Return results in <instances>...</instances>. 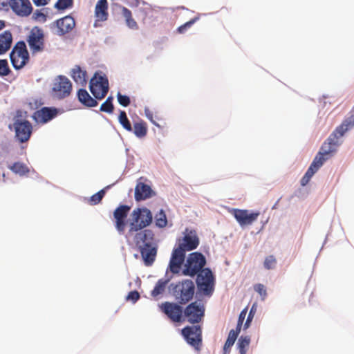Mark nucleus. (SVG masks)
I'll return each mask as SVG.
<instances>
[{
  "label": "nucleus",
  "instance_id": "1",
  "mask_svg": "<svg viewBox=\"0 0 354 354\" xmlns=\"http://www.w3.org/2000/svg\"><path fill=\"white\" fill-rule=\"evenodd\" d=\"M353 127L354 114L345 119L343 122L330 134L326 141L324 142L320 151L315 157L305 175L311 178L322 166L324 161L328 158V156L336 151V148L339 145V139L342 138L346 131Z\"/></svg>",
  "mask_w": 354,
  "mask_h": 354
},
{
  "label": "nucleus",
  "instance_id": "2",
  "mask_svg": "<svg viewBox=\"0 0 354 354\" xmlns=\"http://www.w3.org/2000/svg\"><path fill=\"white\" fill-rule=\"evenodd\" d=\"M200 243L195 230L185 229L184 236L177 240L169 261V269L174 274H178L185 262L186 252L196 249Z\"/></svg>",
  "mask_w": 354,
  "mask_h": 354
},
{
  "label": "nucleus",
  "instance_id": "3",
  "mask_svg": "<svg viewBox=\"0 0 354 354\" xmlns=\"http://www.w3.org/2000/svg\"><path fill=\"white\" fill-rule=\"evenodd\" d=\"M32 55L43 53L46 48L44 31L38 26H34L26 37Z\"/></svg>",
  "mask_w": 354,
  "mask_h": 354
},
{
  "label": "nucleus",
  "instance_id": "4",
  "mask_svg": "<svg viewBox=\"0 0 354 354\" xmlns=\"http://www.w3.org/2000/svg\"><path fill=\"white\" fill-rule=\"evenodd\" d=\"M153 216L151 211L146 207L137 208L132 212V222L130 223L129 234L149 226L152 222Z\"/></svg>",
  "mask_w": 354,
  "mask_h": 354
},
{
  "label": "nucleus",
  "instance_id": "5",
  "mask_svg": "<svg viewBox=\"0 0 354 354\" xmlns=\"http://www.w3.org/2000/svg\"><path fill=\"white\" fill-rule=\"evenodd\" d=\"M206 264L205 257L200 252H192L189 254L182 270L185 276L194 277L203 270Z\"/></svg>",
  "mask_w": 354,
  "mask_h": 354
},
{
  "label": "nucleus",
  "instance_id": "6",
  "mask_svg": "<svg viewBox=\"0 0 354 354\" xmlns=\"http://www.w3.org/2000/svg\"><path fill=\"white\" fill-rule=\"evenodd\" d=\"M10 58L16 70L22 68L29 62V53L24 41L17 42L10 54Z\"/></svg>",
  "mask_w": 354,
  "mask_h": 354
},
{
  "label": "nucleus",
  "instance_id": "7",
  "mask_svg": "<svg viewBox=\"0 0 354 354\" xmlns=\"http://www.w3.org/2000/svg\"><path fill=\"white\" fill-rule=\"evenodd\" d=\"M194 292V283L189 279L178 283L174 288V295L180 304H185L191 301Z\"/></svg>",
  "mask_w": 354,
  "mask_h": 354
},
{
  "label": "nucleus",
  "instance_id": "8",
  "mask_svg": "<svg viewBox=\"0 0 354 354\" xmlns=\"http://www.w3.org/2000/svg\"><path fill=\"white\" fill-rule=\"evenodd\" d=\"M72 89V83L69 79L64 75H59L53 82L51 95L54 98L62 100L71 95Z\"/></svg>",
  "mask_w": 354,
  "mask_h": 354
},
{
  "label": "nucleus",
  "instance_id": "9",
  "mask_svg": "<svg viewBox=\"0 0 354 354\" xmlns=\"http://www.w3.org/2000/svg\"><path fill=\"white\" fill-rule=\"evenodd\" d=\"M89 89L96 100H102L109 91L107 77L95 73L90 81Z\"/></svg>",
  "mask_w": 354,
  "mask_h": 354
},
{
  "label": "nucleus",
  "instance_id": "10",
  "mask_svg": "<svg viewBox=\"0 0 354 354\" xmlns=\"http://www.w3.org/2000/svg\"><path fill=\"white\" fill-rule=\"evenodd\" d=\"M198 291L204 295L209 296L214 291V277L209 268H205L200 272L196 280Z\"/></svg>",
  "mask_w": 354,
  "mask_h": 354
},
{
  "label": "nucleus",
  "instance_id": "11",
  "mask_svg": "<svg viewBox=\"0 0 354 354\" xmlns=\"http://www.w3.org/2000/svg\"><path fill=\"white\" fill-rule=\"evenodd\" d=\"M205 310V306L196 301L189 304L185 308L183 317L190 324H198L203 319Z\"/></svg>",
  "mask_w": 354,
  "mask_h": 354
},
{
  "label": "nucleus",
  "instance_id": "12",
  "mask_svg": "<svg viewBox=\"0 0 354 354\" xmlns=\"http://www.w3.org/2000/svg\"><path fill=\"white\" fill-rule=\"evenodd\" d=\"M20 111H17V118L15 119L14 127L15 130V136L20 142L28 141L31 136L32 127L31 123L26 120H21L18 118Z\"/></svg>",
  "mask_w": 354,
  "mask_h": 354
},
{
  "label": "nucleus",
  "instance_id": "13",
  "mask_svg": "<svg viewBox=\"0 0 354 354\" xmlns=\"http://www.w3.org/2000/svg\"><path fill=\"white\" fill-rule=\"evenodd\" d=\"M182 334L189 344L200 350L202 344V329L200 326H186L183 328Z\"/></svg>",
  "mask_w": 354,
  "mask_h": 354
},
{
  "label": "nucleus",
  "instance_id": "14",
  "mask_svg": "<svg viewBox=\"0 0 354 354\" xmlns=\"http://www.w3.org/2000/svg\"><path fill=\"white\" fill-rule=\"evenodd\" d=\"M230 214L235 218L241 227L251 225L256 221L260 215L259 212H250L247 209L233 208L230 210Z\"/></svg>",
  "mask_w": 354,
  "mask_h": 354
},
{
  "label": "nucleus",
  "instance_id": "15",
  "mask_svg": "<svg viewBox=\"0 0 354 354\" xmlns=\"http://www.w3.org/2000/svg\"><path fill=\"white\" fill-rule=\"evenodd\" d=\"M160 308L172 322H181L183 321L184 310L179 304L165 301L161 304Z\"/></svg>",
  "mask_w": 354,
  "mask_h": 354
},
{
  "label": "nucleus",
  "instance_id": "16",
  "mask_svg": "<svg viewBox=\"0 0 354 354\" xmlns=\"http://www.w3.org/2000/svg\"><path fill=\"white\" fill-rule=\"evenodd\" d=\"M11 10L18 16L28 17L32 12V6L30 0H9Z\"/></svg>",
  "mask_w": 354,
  "mask_h": 354
},
{
  "label": "nucleus",
  "instance_id": "17",
  "mask_svg": "<svg viewBox=\"0 0 354 354\" xmlns=\"http://www.w3.org/2000/svg\"><path fill=\"white\" fill-rule=\"evenodd\" d=\"M130 207L126 205H121L118 207L114 212L113 217L115 220V228L120 234H123L126 226V218L128 216Z\"/></svg>",
  "mask_w": 354,
  "mask_h": 354
},
{
  "label": "nucleus",
  "instance_id": "18",
  "mask_svg": "<svg viewBox=\"0 0 354 354\" xmlns=\"http://www.w3.org/2000/svg\"><path fill=\"white\" fill-rule=\"evenodd\" d=\"M54 24L57 29V34L60 36L70 32L75 26V21L70 15L57 19Z\"/></svg>",
  "mask_w": 354,
  "mask_h": 354
},
{
  "label": "nucleus",
  "instance_id": "19",
  "mask_svg": "<svg viewBox=\"0 0 354 354\" xmlns=\"http://www.w3.org/2000/svg\"><path fill=\"white\" fill-rule=\"evenodd\" d=\"M155 235L151 230H144L137 232L134 237V241L139 248L141 246H149L154 244Z\"/></svg>",
  "mask_w": 354,
  "mask_h": 354
},
{
  "label": "nucleus",
  "instance_id": "20",
  "mask_svg": "<svg viewBox=\"0 0 354 354\" xmlns=\"http://www.w3.org/2000/svg\"><path fill=\"white\" fill-rule=\"evenodd\" d=\"M95 16L96 17L94 24L95 27L97 26V21L107 20L109 16L107 0H98L95 8Z\"/></svg>",
  "mask_w": 354,
  "mask_h": 354
},
{
  "label": "nucleus",
  "instance_id": "21",
  "mask_svg": "<svg viewBox=\"0 0 354 354\" xmlns=\"http://www.w3.org/2000/svg\"><path fill=\"white\" fill-rule=\"evenodd\" d=\"M58 113L56 108L43 107L35 113V118L40 122L46 123L53 119Z\"/></svg>",
  "mask_w": 354,
  "mask_h": 354
},
{
  "label": "nucleus",
  "instance_id": "22",
  "mask_svg": "<svg viewBox=\"0 0 354 354\" xmlns=\"http://www.w3.org/2000/svg\"><path fill=\"white\" fill-rule=\"evenodd\" d=\"M140 248L141 256L144 260L145 264L147 266H151L155 261L157 250L153 245L149 246H141Z\"/></svg>",
  "mask_w": 354,
  "mask_h": 354
},
{
  "label": "nucleus",
  "instance_id": "23",
  "mask_svg": "<svg viewBox=\"0 0 354 354\" xmlns=\"http://www.w3.org/2000/svg\"><path fill=\"white\" fill-rule=\"evenodd\" d=\"M153 191L150 186L143 183H138L135 189V199L137 201H144L152 196Z\"/></svg>",
  "mask_w": 354,
  "mask_h": 354
},
{
  "label": "nucleus",
  "instance_id": "24",
  "mask_svg": "<svg viewBox=\"0 0 354 354\" xmlns=\"http://www.w3.org/2000/svg\"><path fill=\"white\" fill-rule=\"evenodd\" d=\"M77 95L80 102L86 107H95L98 104L97 100L93 98L86 89H79Z\"/></svg>",
  "mask_w": 354,
  "mask_h": 354
},
{
  "label": "nucleus",
  "instance_id": "25",
  "mask_svg": "<svg viewBox=\"0 0 354 354\" xmlns=\"http://www.w3.org/2000/svg\"><path fill=\"white\" fill-rule=\"evenodd\" d=\"M71 75L76 84L81 86L86 84V71L82 70L80 66H75L71 70Z\"/></svg>",
  "mask_w": 354,
  "mask_h": 354
},
{
  "label": "nucleus",
  "instance_id": "26",
  "mask_svg": "<svg viewBox=\"0 0 354 354\" xmlns=\"http://www.w3.org/2000/svg\"><path fill=\"white\" fill-rule=\"evenodd\" d=\"M12 36L10 31L6 30L0 34V55L6 53L11 47Z\"/></svg>",
  "mask_w": 354,
  "mask_h": 354
},
{
  "label": "nucleus",
  "instance_id": "27",
  "mask_svg": "<svg viewBox=\"0 0 354 354\" xmlns=\"http://www.w3.org/2000/svg\"><path fill=\"white\" fill-rule=\"evenodd\" d=\"M147 123L140 120L133 123V131L135 136L139 138H145L147 134Z\"/></svg>",
  "mask_w": 354,
  "mask_h": 354
},
{
  "label": "nucleus",
  "instance_id": "28",
  "mask_svg": "<svg viewBox=\"0 0 354 354\" xmlns=\"http://www.w3.org/2000/svg\"><path fill=\"white\" fill-rule=\"evenodd\" d=\"M240 331L237 330L232 329L229 334L227 339L225 343L224 347H223V353L227 354L231 347L234 345L235 340L236 339Z\"/></svg>",
  "mask_w": 354,
  "mask_h": 354
},
{
  "label": "nucleus",
  "instance_id": "29",
  "mask_svg": "<svg viewBox=\"0 0 354 354\" xmlns=\"http://www.w3.org/2000/svg\"><path fill=\"white\" fill-rule=\"evenodd\" d=\"M8 168L15 174L20 176H24L29 173L30 170L27 165L21 162H16L11 165L8 166Z\"/></svg>",
  "mask_w": 354,
  "mask_h": 354
},
{
  "label": "nucleus",
  "instance_id": "30",
  "mask_svg": "<svg viewBox=\"0 0 354 354\" xmlns=\"http://www.w3.org/2000/svg\"><path fill=\"white\" fill-rule=\"evenodd\" d=\"M122 13L123 17L125 19L126 24L129 28L131 29H138V26L136 21L133 19L132 14L130 10L128 8L123 7L122 10Z\"/></svg>",
  "mask_w": 354,
  "mask_h": 354
},
{
  "label": "nucleus",
  "instance_id": "31",
  "mask_svg": "<svg viewBox=\"0 0 354 354\" xmlns=\"http://www.w3.org/2000/svg\"><path fill=\"white\" fill-rule=\"evenodd\" d=\"M118 120L120 124L122 126V127L127 130V131H132L133 127L131 126V124L127 118V113L124 111H120Z\"/></svg>",
  "mask_w": 354,
  "mask_h": 354
},
{
  "label": "nucleus",
  "instance_id": "32",
  "mask_svg": "<svg viewBox=\"0 0 354 354\" xmlns=\"http://www.w3.org/2000/svg\"><path fill=\"white\" fill-rule=\"evenodd\" d=\"M167 281L164 279H159L156 283L153 290L151 291V296L153 297H158L159 295L162 294L165 290Z\"/></svg>",
  "mask_w": 354,
  "mask_h": 354
},
{
  "label": "nucleus",
  "instance_id": "33",
  "mask_svg": "<svg viewBox=\"0 0 354 354\" xmlns=\"http://www.w3.org/2000/svg\"><path fill=\"white\" fill-rule=\"evenodd\" d=\"M250 342V338L248 336H241L238 340L237 346L240 354H245L246 348Z\"/></svg>",
  "mask_w": 354,
  "mask_h": 354
},
{
  "label": "nucleus",
  "instance_id": "34",
  "mask_svg": "<svg viewBox=\"0 0 354 354\" xmlns=\"http://www.w3.org/2000/svg\"><path fill=\"white\" fill-rule=\"evenodd\" d=\"M155 222L156 225L160 228L165 227L167 225V216L162 209H161L158 214H156Z\"/></svg>",
  "mask_w": 354,
  "mask_h": 354
},
{
  "label": "nucleus",
  "instance_id": "35",
  "mask_svg": "<svg viewBox=\"0 0 354 354\" xmlns=\"http://www.w3.org/2000/svg\"><path fill=\"white\" fill-rule=\"evenodd\" d=\"M199 19L198 17H196L194 19L189 20V21L185 23L184 24L179 26L177 29V32L180 34L185 33L187 29L190 28L194 24H195Z\"/></svg>",
  "mask_w": 354,
  "mask_h": 354
},
{
  "label": "nucleus",
  "instance_id": "36",
  "mask_svg": "<svg viewBox=\"0 0 354 354\" xmlns=\"http://www.w3.org/2000/svg\"><path fill=\"white\" fill-rule=\"evenodd\" d=\"M105 194V191L102 189L97 193L93 194L89 199V203L92 205H97L100 203Z\"/></svg>",
  "mask_w": 354,
  "mask_h": 354
},
{
  "label": "nucleus",
  "instance_id": "37",
  "mask_svg": "<svg viewBox=\"0 0 354 354\" xmlns=\"http://www.w3.org/2000/svg\"><path fill=\"white\" fill-rule=\"evenodd\" d=\"M277 265V259L273 255H270L265 259L263 266L267 270L274 269Z\"/></svg>",
  "mask_w": 354,
  "mask_h": 354
},
{
  "label": "nucleus",
  "instance_id": "38",
  "mask_svg": "<svg viewBox=\"0 0 354 354\" xmlns=\"http://www.w3.org/2000/svg\"><path fill=\"white\" fill-rule=\"evenodd\" d=\"M11 71L6 59H0V76H7Z\"/></svg>",
  "mask_w": 354,
  "mask_h": 354
},
{
  "label": "nucleus",
  "instance_id": "39",
  "mask_svg": "<svg viewBox=\"0 0 354 354\" xmlns=\"http://www.w3.org/2000/svg\"><path fill=\"white\" fill-rule=\"evenodd\" d=\"M73 6V0H58L55 7L58 10H65Z\"/></svg>",
  "mask_w": 354,
  "mask_h": 354
},
{
  "label": "nucleus",
  "instance_id": "40",
  "mask_svg": "<svg viewBox=\"0 0 354 354\" xmlns=\"http://www.w3.org/2000/svg\"><path fill=\"white\" fill-rule=\"evenodd\" d=\"M117 99L119 104L124 107L128 106L131 103L129 97L125 95H122L120 92L117 94Z\"/></svg>",
  "mask_w": 354,
  "mask_h": 354
},
{
  "label": "nucleus",
  "instance_id": "41",
  "mask_svg": "<svg viewBox=\"0 0 354 354\" xmlns=\"http://www.w3.org/2000/svg\"><path fill=\"white\" fill-rule=\"evenodd\" d=\"M254 290L259 294V295L264 299L267 295L266 288L264 285L257 283L254 286Z\"/></svg>",
  "mask_w": 354,
  "mask_h": 354
},
{
  "label": "nucleus",
  "instance_id": "42",
  "mask_svg": "<svg viewBox=\"0 0 354 354\" xmlns=\"http://www.w3.org/2000/svg\"><path fill=\"white\" fill-rule=\"evenodd\" d=\"M247 311H248V309H247V308H245L239 314L236 330H237L239 331H241V326H242V324L243 323V321H244V319L245 318V316H246V314H247Z\"/></svg>",
  "mask_w": 354,
  "mask_h": 354
},
{
  "label": "nucleus",
  "instance_id": "43",
  "mask_svg": "<svg viewBox=\"0 0 354 354\" xmlns=\"http://www.w3.org/2000/svg\"><path fill=\"white\" fill-rule=\"evenodd\" d=\"M100 111L112 113L114 110V106L113 104H109L108 102H104L102 103L100 108Z\"/></svg>",
  "mask_w": 354,
  "mask_h": 354
},
{
  "label": "nucleus",
  "instance_id": "44",
  "mask_svg": "<svg viewBox=\"0 0 354 354\" xmlns=\"http://www.w3.org/2000/svg\"><path fill=\"white\" fill-rule=\"evenodd\" d=\"M140 298V294L138 291H131L127 296V299L132 301L133 302L137 301Z\"/></svg>",
  "mask_w": 354,
  "mask_h": 354
},
{
  "label": "nucleus",
  "instance_id": "45",
  "mask_svg": "<svg viewBox=\"0 0 354 354\" xmlns=\"http://www.w3.org/2000/svg\"><path fill=\"white\" fill-rule=\"evenodd\" d=\"M254 313H255V310H254V306L252 307V308L250 309V312H249V314L248 315V317H247V319H246V322L244 324V328L246 329L248 328L250 325V323L254 316Z\"/></svg>",
  "mask_w": 354,
  "mask_h": 354
},
{
  "label": "nucleus",
  "instance_id": "46",
  "mask_svg": "<svg viewBox=\"0 0 354 354\" xmlns=\"http://www.w3.org/2000/svg\"><path fill=\"white\" fill-rule=\"evenodd\" d=\"M50 0H32L36 6H43L47 5Z\"/></svg>",
  "mask_w": 354,
  "mask_h": 354
},
{
  "label": "nucleus",
  "instance_id": "47",
  "mask_svg": "<svg viewBox=\"0 0 354 354\" xmlns=\"http://www.w3.org/2000/svg\"><path fill=\"white\" fill-rule=\"evenodd\" d=\"M311 178L304 174V176L301 178L300 183L301 186H306L310 181Z\"/></svg>",
  "mask_w": 354,
  "mask_h": 354
},
{
  "label": "nucleus",
  "instance_id": "48",
  "mask_svg": "<svg viewBox=\"0 0 354 354\" xmlns=\"http://www.w3.org/2000/svg\"><path fill=\"white\" fill-rule=\"evenodd\" d=\"M145 114L147 118L155 125L158 126L156 122L153 120V114L149 110H145Z\"/></svg>",
  "mask_w": 354,
  "mask_h": 354
},
{
  "label": "nucleus",
  "instance_id": "49",
  "mask_svg": "<svg viewBox=\"0 0 354 354\" xmlns=\"http://www.w3.org/2000/svg\"><path fill=\"white\" fill-rule=\"evenodd\" d=\"M113 97L109 96V97H108L106 98V101H105V102H108V103H109V104H113Z\"/></svg>",
  "mask_w": 354,
  "mask_h": 354
},
{
  "label": "nucleus",
  "instance_id": "50",
  "mask_svg": "<svg viewBox=\"0 0 354 354\" xmlns=\"http://www.w3.org/2000/svg\"><path fill=\"white\" fill-rule=\"evenodd\" d=\"M5 27V22L3 21L0 20V30H2Z\"/></svg>",
  "mask_w": 354,
  "mask_h": 354
}]
</instances>
